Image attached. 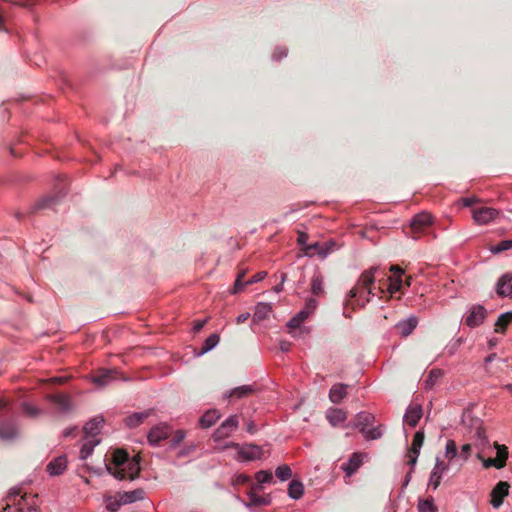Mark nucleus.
<instances>
[{"label": "nucleus", "mask_w": 512, "mask_h": 512, "mask_svg": "<svg viewBox=\"0 0 512 512\" xmlns=\"http://www.w3.org/2000/svg\"><path fill=\"white\" fill-rule=\"evenodd\" d=\"M378 271L377 267H371L368 270H365L360 275L355 286L349 291L348 297L349 299L346 301L345 306H351L352 309L355 307H364L370 299L369 295L378 296L379 298H383L386 290L384 288V280L379 281V286L377 288L378 292H375V274Z\"/></svg>", "instance_id": "f257e3e1"}, {"label": "nucleus", "mask_w": 512, "mask_h": 512, "mask_svg": "<svg viewBox=\"0 0 512 512\" xmlns=\"http://www.w3.org/2000/svg\"><path fill=\"white\" fill-rule=\"evenodd\" d=\"M104 462L107 472L119 480H134L141 470L140 457L130 458L123 449H115L110 454H106Z\"/></svg>", "instance_id": "f03ea898"}, {"label": "nucleus", "mask_w": 512, "mask_h": 512, "mask_svg": "<svg viewBox=\"0 0 512 512\" xmlns=\"http://www.w3.org/2000/svg\"><path fill=\"white\" fill-rule=\"evenodd\" d=\"M82 446L80 449L79 459L84 463L78 468L79 476L84 479V481L89 484L93 475L96 471L93 467H90L86 460L93 454L94 448L96 446V421L95 419H91L88 421L82 429Z\"/></svg>", "instance_id": "7ed1b4c3"}, {"label": "nucleus", "mask_w": 512, "mask_h": 512, "mask_svg": "<svg viewBox=\"0 0 512 512\" xmlns=\"http://www.w3.org/2000/svg\"><path fill=\"white\" fill-rule=\"evenodd\" d=\"M21 494V489L13 488L10 490L7 496V504L3 512H39V510L28 503L27 495H22L19 499L17 498Z\"/></svg>", "instance_id": "20e7f679"}, {"label": "nucleus", "mask_w": 512, "mask_h": 512, "mask_svg": "<svg viewBox=\"0 0 512 512\" xmlns=\"http://www.w3.org/2000/svg\"><path fill=\"white\" fill-rule=\"evenodd\" d=\"M375 418L369 412H360L354 419V426L360 429V432L368 440L378 439L382 436L380 427L369 429L368 427L373 424Z\"/></svg>", "instance_id": "39448f33"}, {"label": "nucleus", "mask_w": 512, "mask_h": 512, "mask_svg": "<svg viewBox=\"0 0 512 512\" xmlns=\"http://www.w3.org/2000/svg\"><path fill=\"white\" fill-rule=\"evenodd\" d=\"M432 224L433 216L430 213H418L411 220L409 233L413 238L417 239L421 235L428 234Z\"/></svg>", "instance_id": "423d86ee"}, {"label": "nucleus", "mask_w": 512, "mask_h": 512, "mask_svg": "<svg viewBox=\"0 0 512 512\" xmlns=\"http://www.w3.org/2000/svg\"><path fill=\"white\" fill-rule=\"evenodd\" d=\"M67 187L66 181L62 180L55 187L58 192L53 196H46L38 200L35 204V210H44L48 208H54L60 200L65 196V190Z\"/></svg>", "instance_id": "0eeeda50"}, {"label": "nucleus", "mask_w": 512, "mask_h": 512, "mask_svg": "<svg viewBox=\"0 0 512 512\" xmlns=\"http://www.w3.org/2000/svg\"><path fill=\"white\" fill-rule=\"evenodd\" d=\"M389 271L392 275L389 276L386 281L388 282V298H391L396 292L402 291L403 289L402 275L404 271L398 265H391Z\"/></svg>", "instance_id": "6e6552de"}, {"label": "nucleus", "mask_w": 512, "mask_h": 512, "mask_svg": "<svg viewBox=\"0 0 512 512\" xmlns=\"http://www.w3.org/2000/svg\"><path fill=\"white\" fill-rule=\"evenodd\" d=\"M239 420L237 415H231L227 418L213 433V438L216 441L227 438L233 431L238 428Z\"/></svg>", "instance_id": "1a4fd4ad"}, {"label": "nucleus", "mask_w": 512, "mask_h": 512, "mask_svg": "<svg viewBox=\"0 0 512 512\" xmlns=\"http://www.w3.org/2000/svg\"><path fill=\"white\" fill-rule=\"evenodd\" d=\"M261 485H253L248 492V500L246 502L247 506H267L270 504L271 499L269 495H260L259 493L262 491Z\"/></svg>", "instance_id": "9d476101"}, {"label": "nucleus", "mask_w": 512, "mask_h": 512, "mask_svg": "<svg viewBox=\"0 0 512 512\" xmlns=\"http://www.w3.org/2000/svg\"><path fill=\"white\" fill-rule=\"evenodd\" d=\"M172 435V429L167 424H159L151 428L148 433V442L151 445H158L162 440Z\"/></svg>", "instance_id": "9b49d317"}, {"label": "nucleus", "mask_w": 512, "mask_h": 512, "mask_svg": "<svg viewBox=\"0 0 512 512\" xmlns=\"http://www.w3.org/2000/svg\"><path fill=\"white\" fill-rule=\"evenodd\" d=\"M425 435L423 431H417L413 437L411 447L407 452L408 464L412 467L417 463L420 449L423 446Z\"/></svg>", "instance_id": "f8f14e48"}, {"label": "nucleus", "mask_w": 512, "mask_h": 512, "mask_svg": "<svg viewBox=\"0 0 512 512\" xmlns=\"http://www.w3.org/2000/svg\"><path fill=\"white\" fill-rule=\"evenodd\" d=\"M449 469L448 464H446L444 461L440 460L439 458L436 459V463L434 468L431 471L428 486L432 487L434 490H436L442 479V475Z\"/></svg>", "instance_id": "ddd939ff"}, {"label": "nucleus", "mask_w": 512, "mask_h": 512, "mask_svg": "<svg viewBox=\"0 0 512 512\" xmlns=\"http://www.w3.org/2000/svg\"><path fill=\"white\" fill-rule=\"evenodd\" d=\"M509 484L505 481H500L496 484V486L491 491V504L494 508H499L504 498L508 495L509 492Z\"/></svg>", "instance_id": "4468645a"}, {"label": "nucleus", "mask_w": 512, "mask_h": 512, "mask_svg": "<svg viewBox=\"0 0 512 512\" xmlns=\"http://www.w3.org/2000/svg\"><path fill=\"white\" fill-rule=\"evenodd\" d=\"M486 309L482 305H475L465 319V324L471 328L479 326L486 317Z\"/></svg>", "instance_id": "2eb2a0df"}, {"label": "nucleus", "mask_w": 512, "mask_h": 512, "mask_svg": "<svg viewBox=\"0 0 512 512\" xmlns=\"http://www.w3.org/2000/svg\"><path fill=\"white\" fill-rule=\"evenodd\" d=\"M498 215L497 210L490 207H480L473 210V219L479 225L492 221Z\"/></svg>", "instance_id": "dca6fc26"}, {"label": "nucleus", "mask_w": 512, "mask_h": 512, "mask_svg": "<svg viewBox=\"0 0 512 512\" xmlns=\"http://www.w3.org/2000/svg\"><path fill=\"white\" fill-rule=\"evenodd\" d=\"M67 468V457L66 455H61L53 459L46 466L47 472L51 476L61 475Z\"/></svg>", "instance_id": "f3484780"}, {"label": "nucleus", "mask_w": 512, "mask_h": 512, "mask_svg": "<svg viewBox=\"0 0 512 512\" xmlns=\"http://www.w3.org/2000/svg\"><path fill=\"white\" fill-rule=\"evenodd\" d=\"M422 417V407L419 404L410 405L404 415V422L411 426L416 427Z\"/></svg>", "instance_id": "a211bd4d"}, {"label": "nucleus", "mask_w": 512, "mask_h": 512, "mask_svg": "<svg viewBox=\"0 0 512 512\" xmlns=\"http://www.w3.org/2000/svg\"><path fill=\"white\" fill-rule=\"evenodd\" d=\"M46 398L54 403L58 409L64 413L69 412L72 408L71 398L67 394H50L47 395Z\"/></svg>", "instance_id": "6ab92c4d"}, {"label": "nucleus", "mask_w": 512, "mask_h": 512, "mask_svg": "<svg viewBox=\"0 0 512 512\" xmlns=\"http://www.w3.org/2000/svg\"><path fill=\"white\" fill-rule=\"evenodd\" d=\"M496 292L501 297L512 294V274H504L497 282Z\"/></svg>", "instance_id": "aec40b11"}, {"label": "nucleus", "mask_w": 512, "mask_h": 512, "mask_svg": "<svg viewBox=\"0 0 512 512\" xmlns=\"http://www.w3.org/2000/svg\"><path fill=\"white\" fill-rule=\"evenodd\" d=\"M18 436L17 427L9 421L0 423V439L3 441H12Z\"/></svg>", "instance_id": "412c9836"}, {"label": "nucleus", "mask_w": 512, "mask_h": 512, "mask_svg": "<svg viewBox=\"0 0 512 512\" xmlns=\"http://www.w3.org/2000/svg\"><path fill=\"white\" fill-rule=\"evenodd\" d=\"M266 275H267L266 272H258L251 279L244 281L245 273L244 272L239 273L235 280V283H234V291L233 292L234 293L239 292L242 289V287L246 284H252V283H256V282L263 280L266 277Z\"/></svg>", "instance_id": "4be33fe9"}, {"label": "nucleus", "mask_w": 512, "mask_h": 512, "mask_svg": "<svg viewBox=\"0 0 512 512\" xmlns=\"http://www.w3.org/2000/svg\"><path fill=\"white\" fill-rule=\"evenodd\" d=\"M348 385L337 383L334 384L329 392V399L332 403H340L347 395Z\"/></svg>", "instance_id": "5701e85b"}, {"label": "nucleus", "mask_w": 512, "mask_h": 512, "mask_svg": "<svg viewBox=\"0 0 512 512\" xmlns=\"http://www.w3.org/2000/svg\"><path fill=\"white\" fill-rule=\"evenodd\" d=\"M262 454V448L253 444L246 445L239 451V455L245 460L260 459Z\"/></svg>", "instance_id": "b1692460"}, {"label": "nucleus", "mask_w": 512, "mask_h": 512, "mask_svg": "<svg viewBox=\"0 0 512 512\" xmlns=\"http://www.w3.org/2000/svg\"><path fill=\"white\" fill-rule=\"evenodd\" d=\"M326 418L332 426H337L347 419V413L342 409L330 408L327 410Z\"/></svg>", "instance_id": "393cba45"}, {"label": "nucleus", "mask_w": 512, "mask_h": 512, "mask_svg": "<svg viewBox=\"0 0 512 512\" xmlns=\"http://www.w3.org/2000/svg\"><path fill=\"white\" fill-rule=\"evenodd\" d=\"M418 324V319L414 316L409 317L407 320H404L397 324V329L399 333L406 337L412 333V331L416 328Z\"/></svg>", "instance_id": "a878e982"}, {"label": "nucleus", "mask_w": 512, "mask_h": 512, "mask_svg": "<svg viewBox=\"0 0 512 512\" xmlns=\"http://www.w3.org/2000/svg\"><path fill=\"white\" fill-rule=\"evenodd\" d=\"M145 492L143 489H135L133 491L120 493V502L125 504L133 503L137 500H141L144 498Z\"/></svg>", "instance_id": "bb28decb"}, {"label": "nucleus", "mask_w": 512, "mask_h": 512, "mask_svg": "<svg viewBox=\"0 0 512 512\" xmlns=\"http://www.w3.org/2000/svg\"><path fill=\"white\" fill-rule=\"evenodd\" d=\"M220 418L217 410H208L199 420L201 427L209 428Z\"/></svg>", "instance_id": "cd10ccee"}, {"label": "nucleus", "mask_w": 512, "mask_h": 512, "mask_svg": "<svg viewBox=\"0 0 512 512\" xmlns=\"http://www.w3.org/2000/svg\"><path fill=\"white\" fill-rule=\"evenodd\" d=\"M361 464V454L354 453L352 457L349 459V462L343 466V469L345 470L348 476H351L354 472H356V470L361 466Z\"/></svg>", "instance_id": "c85d7f7f"}, {"label": "nucleus", "mask_w": 512, "mask_h": 512, "mask_svg": "<svg viewBox=\"0 0 512 512\" xmlns=\"http://www.w3.org/2000/svg\"><path fill=\"white\" fill-rule=\"evenodd\" d=\"M120 492L116 493L115 495H108L104 497V502L106 505V509L109 512H116L121 505H124V503L120 502Z\"/></svg>", "instance_id": "c756f323"}, {"label": "nucleus", "mask_w": 512, "mask_h": 512, "mask_svg": "<svg viewBox=\"0 0 512 512\" xmlns=\"http://www.w3.org/2000/svg\"><path fill=\"white\" fill-rule=\"evenodd\" d=\"M150 415V412H139L128 416L125 419V423L130 428L139 426L143 421Z\"/></svg>", "instance_id": "7c9ffc66"}, {"label": "nucleus", "mask_w": 512, "mask_h": 512, "mask_svg": "<svg viewBox=\"0 0 512 512\" xmlns=\"http://www.w3.org/2000/svg\"><path fill=\"white\" fill-rule=\"evenodd\" d=\"M20 407L23 414L29 418L35 419L42 415V410L29 402H22Z\"/></svg>", "instance_id": "2f4dec72"}, {"label": "nucleus", "mask_w": 512, "mask_h": 512, "mask_svg": "<svg viewBox=\"0 0 512 512\" xmlns=\"http://www.w3.org/2000/svg\"><path fill=\"white\" fill-rule=\"evenodd\" d=\"M272 312V306L268 303H258L255 307L254 318L261 321L268 317Z\"/></svg>", "instance_id": "473e14b6"}, {"label": "nucleus", "mask_w": 512, "mask_h": 512, "mask_svg": "<svg viewBox=\"0 0 512 512\" xmlns=\"http://www.w3.org/2000/svg\"><path fill=\"white\" fill-rule=\"evenodd\" d=\"M497 449V468H503L506 465V460L508 458V449L505 445H499L497 442L494 443Z\"/></svg>", "instance_id": "72a5a7b5"}, {"label": "nucleus", "mask_w": 512, "mask_h": 512, "mask_svg": "<svg viewBox=\"0 0 512 512\" xmlns=\"http://www.w3.org/2000/svg\"><path fill=\"white\" fill-rule=\"evenodd\" d=\"M309 311L301 310L296 316H294L288 322L287 326L289 329L293 330L298 327L309 317Z\"/></svg>", "instance_id": "f704fd0d"}, {"label": "nucleus", "mask_w": 512, "mask_h": 512, "mask_svg": "<svg viewBox=\"0 0 512 512\" xmlns=\"http://www.w3.org/2000/svg\"><path fill=\"white\" fill-rule=\"evenodd\" d=\"M252 392H253L252 386L243 385V386H239V387H236L233 390H231V392L229 393V397H235L237 399H241V398L249 396L250 394H252Z\"/></svg>", "instance_id": "c9c22d12"}, {"label": "nucleus", "mask_w": 512, "mask_h": 512, "mask_svg": "<svg viewBox=\"0 0 512 512\" xmlns=\"http://www.w3.org/2000/svg\"><path fill=\"white\" fill-rule=\"evenodd\" d=\"M304 491L303 484L299 481L293 480L289 484L288 493L293 499H298L302 496Z\"/></svg>", "instance_id": "e433bc0d"}, {"label": "nucleus", "mask_w": 512, "mask_h": 512, "mask_svg": "<svg viewBox=\"0 0 512 512\" xmlns=\"http://www.w3.org/2000/svg\"><path fill=\"white\" fill-rule=\"evenodd\" d=\"M419 512H438L437 506L434 504L433 497L420 500L418 504Z\"/></svg>", "instance_id": "4c0bfd02"}, {"label": "nucleus", "mask_w": 512, "mask_h": 512, "mask_svg": "<svg viewBox=\"0 0 512 512\" xmlns=\"http://www.w3.org/2000/svg\"><path fill=\"white\" fill-rule=\"evenodd\" d=\"M220 337L218 334L214 333L211 334L204 342L202 348H201V354L207 353L208 351L212 350L218 343H219Z\"/></svg>", "instance_id": "58836bf2"}, {"label": "nucleus", "mask_w": 512, "mask_h": 512, "mask_svg": "<svg viewBox=\"0 0 512 512\" xmlns=\"http://www.w3.org/2000/svg\"><path fill=\"white\" fill-rule=\"evenodd\" d=\"M311 291L314 295H320L323 293V277L321 275H315L312 278Z\"/></svg>", "instance_id": "ea45409f"}, {"label": "nucleus", "mask_w": 512, "mask_h": 512, "mask_svg": "<svg viewBox=\"0 0 512 512\" xmlns=\"http://www.w3.org/2000/svg\"><path fill=\"white\" fill-rule=\"evenodd\" d=\"M512 248V239H508V240H503L501 241L500 243L494 245V246H491L490 247V251L493 253V254H498V253H501L503 251H507V250H510Z\"/></svg>", "instance_id": "a19ab883"}, {"label": "nucleus", "mask_w": 512, "mask_h": 512, "mask_svg": "<svg viewBox=\"0 0 512 512\" xmlns=\"http://www.w3.org/2000/svg\"><path fill=\"white\" fill-rule=\"evenodd\" d=\"M275 475L281 481H286L292 476V470L288 465H281L275 470Z\"/></svg>", "instance_id": "79ce46f5"}, {"label": "nucleus", "mask_w": 512, "mask_h": 512, "mask_svg": "<svg viewBox=\"0 0 512 512\" xmlns=\"http://www.w3.org/2000/svg\"><path fill=\"white\" fill-rule=\"evenodd\" d=\"M442 376V371L440 369H432L426 380H425V386L426 388H432L435 382Z\"/></svg>", "instance_id": "37998d69"}, {"label": "nucleus", "mask_w": 512, "mask_h": 512, "mask_svg": "<svg viewBox=\"0 0 512 512\" xmlns=\"http://www.w3.org/2000/svg\"><path fill=\"white\" fill-rule=\"evenodd\" d=\"M458 454L456 442L452 439L448 440L445 447V456L451 461Z\"/></svg>", "instance_id": "c03bdc74"}, {"label": "nucleus", "mask_w": 512, "mask_h": 512, "mask_svg": "<svg viewBox=\"0 0 512 512\" xmlns=\"http://www.w3.org/2000/svg\"><path fill=\"white\" fill-rule=\"evenodd\" d=\"M510 324V320L507 318V316L504 314H501L496 323H495V332L496 333H504L507 326Z\"/></svg>", "instance_id": "a18cd8bd"}, {"label": "nucleus", "mask_w": 512, "mask_h": 512, "mask_svg": "<svg viewBox=\"0 0 512 512\" xmlns=\"http://www.w3.org/2000/svg\"><path fill=\"white\" fill-rule=\"evenodd\" d=\"M115 373L116 371L113 370L98 369V387L107 383L109 379L113 378V374Z\"/></svg>", "instance_id": "49530a36"}, {"label": "nucleus", "mask_w": 512, "mask_h": 512, "mask_svg": "<svg viewBox=\"0 0 512 512\" xmlns=\"http://www.w3.org/2000/svg\"><path fill=\"white\" fill-rule=\"evenodd\" d=\"M255 478L257 480L256 485H261L263 483L271 482L273 479V475L270 471L261 470L256 473Z\"/></svg>", "instance_id": "de8ad7c7"}, {"label": "nucleus", "mask_w": 512, "mask_h": 512, "mask_svg": "<svg viewBox=\"0 0 512 512\" xmlns=\"http://www.w3.org/2000/svg\"><path fill=\"white\" fill-rule=\"evenodd\" d=\"M184 438H185V431L177 430L171 438V441H170L171 446L176 447L179 443H181L183 441Z\"/></svg>", "instance_id": "09e8293b"}, {"label": "nucleus", "mask_w": 512, "mask_h": 512, "mask_svg": "<svg viewBox=\"0 0 512 512\" xmlns=\"http://www.w3.org/2000/svg\"><path fill=\"white\" fill-rule=\"evenodd\" d=\"M471 450H472V446L471 444H464L462 447H461V452H460V457L466 461L468 460V458L470 457L471 455Z\"/></svg>", "instance_id": "8fccbe9b"}, {"label": "nucleus", "mask_w": 512, "mask_h": 512, "mask_svg": "<svg viewBox=\"0 0 512 512\" xmlns=\"http://www.w3.org/2000/svg\"><path fill=\"white\" fill-rule=\"evenodd\" d=\"M477 458L483 461V465L485 468H489L491 466H494L497 468L498 462H497L496 458H488V459L484 460L480 453L477 454Z\"/></svg>", "instance_id": "3c124183"}, {"label": "nucleus", "mask_w": 512, "mask_h": 512, "mask_svg": "<svg viewBox=\"0 0 512 512\" xmlns=\"http://www.w3.org/2000/svg\"><path fill=\"white\" fill-rule=\"evenodd\" d=\"M305 251H306V254H310L312 251H318V253L323 256H326L328 253V251L322 252V250H320V245L318 243H314L312 245L307 246Z\"/></svg>", "instance_id": "603ef678"}, {"label": "nucleus", "mask_w": 512, "mask_h": 512, "mask_svg": "<svg viewBox=\"0 0 512 512\" xmlns=\"http://www.w3.org/2000/svg\"><path fill=\"white\" fill-rule=\"evenodd\" d=\"M317 307V301L315 299H308L305 305L304 310L309 311V314L313 313L315 308Z\"/></svg>", "instance_id": "864d4df0"}, {"label": "nucleus", "mask_w": 512, "mask_h": 512, "mask_svg": "<svg viewBox=\"0 0 512 512\" xmlns=\"http://www.w3.org/2000/svg\"><path fill=\"white\" fill-rule=\"evenodd\" d=\"M309 236L305 232H298V238L297 241L300 245H305Z\"/></svg>", "instance_id": "5fc2aeb1"}, {"label": "nucleus", "mask_w": 512, "mask_h": 512, "mask_svg": "<svg viewBox=\"0 0 512 512\" xmlns=\"http://www.w3.org/2000/svg\"><path fill=\"white\" fill-rule=\"evenodd\" d=\"M207 323V319H204V320H199V321H196L194 323V326H193V330L194 332H199L203 327L204 325Z\"/></svg>", "instance_id": "6e6d98bb"}, {"label": "nucleus", "mask_w": 512, "mask_h": 512, "mask_svg": "<svg viewBox=\"0 0 512 512\" xmlns=\"http://www.w3.org/2000/svg\"><path fill=\"white\" fill-rule=\"evenodd\" d=\"M250 317V314L245 312V313H241L238 317H237V323L240 324V323H244L245 321L248 320V318Z\"/></svg>", "instance_id": "4d7b16f0"}, {"label": "nucleus", "mask_w": 512, "mask_h": 512, "mask_svg": "<svg viewBox=\"0 0 512 512\" xmlns=\"http://www.w3.org/2000/svg\"><path fill=\"white\" fill-rule=\"evenodd\" d=\"M249 477L246 475H239L236 479L237 484H246L249 482Z\"/></svg>", "instance_id": "13d9d810"}, {"label": "nucleus", "mask_w": 512, "mask_h": 512, "mask_svg": "<svg viewBox=\"0 0 512 512\" xmlns=\"http://www.w3.org/2000/svg\"><path fill=\"white\" fill-rule=\"evenodd\" d=\"M75 430H76V427H71V428L65 429L63 432L64 437L72 436L74 434Z\"/></svg>", "instance_id": "bf43d9fd"}, {"label": "nucleus", "mask_w": 512, "mask_h": 512, "mask_svg": "<svg viewBox=\"0 0 512 512\" xmlns=\"http://www.w3.org/2000/svg\"><path fill=\"white\" fill-rule=\"evenodd\" d=\"M290 346H291V344H290L289 342H286V341H282V342L280 343V349H281L282 351H284V352L289 351Z\"/></svg>", "instance_id": "052dcab7"}, {"label": "nucleus", "mask_w": 512, "mask_h": 512, "mask_svg": "<svg viewBox=\"0 0 512 512\" xmlns=\"http://www.w3.org/2000/svg\"><path fill=\"white\" fill-rule=\"evenodd\" d=\"M476 435L479 439H481V441L484 443L485 442V435H484V431L481 429V428H478L477 431H476Z\"/></svg>", "instance_id": "680f3d73"}, {"label": "nucleus", "mask_w": 512, "mask_h": 512, "mask_svg": "<svg viewBox=\"0 0 512 512\" xmlns=\"http://www.w3.org/2000/svg\"><path fill=\"white\" fill-rule=\"evenodd\" d=\"M247 431L250 433V434H254L256 432V426L253 422L249 423L248 426H247Z\"/></svg>", "instance_id": "e2e57ef3"}, {"label": "nucleus", "mask_w": 512, "mask_h": 512, "mask_svg": "<svg viewBox=\"0 0 512 512\" xmlns=\"http://www.w3.org/2000/svg\"><path fill=\"white\" fill-rule=\"evenodd\" d=\"M497 357V354L496 353H491L490 355H488L485 359V362L486 363H489V362H492L496 359Z\"/></svg>", "instance_id": "0e129e2a"}, {"label": "nucleus", "mask_w": 512, "mask_h": 512, "mask_svg": "<svg viewBox=\"0 0 512 512\" xmlns=\"http://www.w3.org/2000/svg\"><path fill=\"white\" fill-rule=\"evenodd\" d=\"M473 202H474V201H473V199H470V198H465V199H463V203H464V205H465V206H467V207L472 206Z\"/></svg>", "instance_id": "69168bd1"}, {"label": "nucleus", "mask_w": 512, "mask_h": 512, "mask_svg": "<svg viewBox=\"0 0 512 512\" xmlns=\"http://www.w3.org/2000/svg\"><path fill=\"white\" fill-rule=\"evenodd\" d=\"M411 281H412V277H411V276H407V277L405 278V281L403 282V287H404V286L409 287V286L411 285Z\"/></svg>", "instance_id": "338daca9"}, {"label": "nucleus", "mask_w": 512, "mask_h": 512, "mask_svg": "<svg viewBox=\"0 0 512 512\" xmlns=\"http://www.w3.org/2000/svg\"><path fill=\"white\" fill-rule=\"evenodd\" d=\"M53 382H54V383H59V384H61V383H63V382H64V378H62V377L54 378V379H53Z\"/></svg>", "instance_id": "774afa93"}]
</instances>
